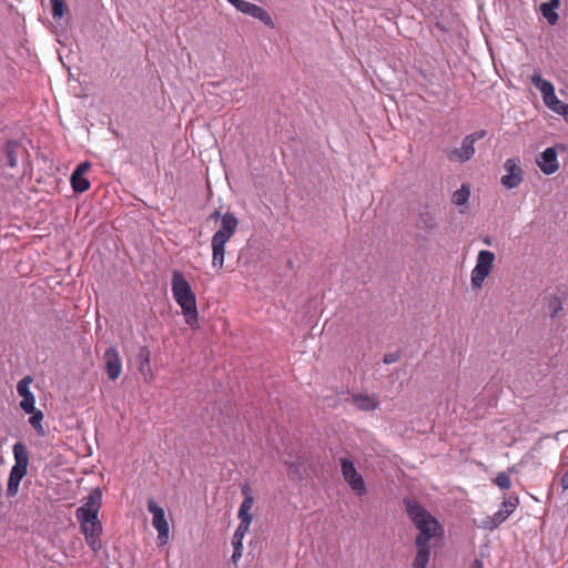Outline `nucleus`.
<instances>
[{
  "instance_id": "1",
  "label": "nucleus",
  "mask_w": 568,
  "mask_h": 568,
  "mask_svg": "<svg viewBox=\"0 0 568 568\" xmlns=\"http://www.w3.org/2000/svg\"><path fill=\"white\" fill-rule=\"evenodd\" d=\"M404 504L408 517L419 531L415 539L416 555L413 560V568H426L430 559L429 541L443 535V527L418 501L405 499Z\"/></svg>"
},
{
  "instance_id": "2",
  "label": "nucleus",
  "mask_w": 568,
  "mask_h": 568,
  "mask_svg": "<svg viewBox=\"0 0 568 568\" xmlns=\"http://www.w3.org/2000/svg\"><path fill=\"white\" fill-rule=\"evenodd\" d=\"M171 290L174 301L181 307L185 323L192 329L199 328L196 295L181 271L174 270L172 272Z\"/></svg>"
},
{
  "instance_id": "3",
  "label": "nucleus",
  "mask_w": 568,
  "mask_h": 568,
  "mask_svg": "<svg viewBox=\"0 0 568 568\" xmlns=\"http://www.w3.org/2000/svg\"><path fill=\"white\" fill-rule=\"evenodd\" d=\"M221 219L220 229L213 234L212 246V266L216 270H222L224 265L225 244L235 234L239 225V220L233 213L226 212L221 216V212L215 210L209 216V220L217 221Z\"/></svg>"
},
{
  "instance_id": "4",
  "label": "nucleus",
  "mask_w": 568,
  "mask_h": 568,
  "mask_svg": "<svg viewBox=\"0 0 568 568\" xmlns=\"http://www.w3.org/2000/svg\"><path fill=\"white\" fill-rule=\"evenodd\" d=\"M13 457L14 465L10 470L7 486V495L10 497L18 494L20 481L28 473L29 454L27 447L22 443L19 442L13 445Z\"/></svg>"
},
{
  "instance_id": "5",
  "label": "nucleus",
  "mask_w": 568,
  "mask_h": 568,
  "mask_svg": "<svg viewBox=\"0 0 568 568\" xmlns=\"http://www.w3.org/2000/svg\"><path fill=\"white\" fill-rule=\"evenodd\" d=\"M531 83L540 91L545 104L554 112L568 116V103L560 101L555 93V87L550 81L544 80L539 73L531 75Z\"/></svg>"
},
{
  "instance_id": "6",
  "label": "nucleus",
  "mask_w": 568,
  "mask_h": 568,
  "mask_svg": "<svg viewBox=\"0 0 568 568\" xmlns=\"http://www.w3.org/2000/svg\"><path fill=\"white\" fill-rule=\"evenodd\" d=\"M531 83L540 91L545 104L554 112L568 116V103L560 101L555 93V87L550 81L544 80L539 73L531 75Z\"/></svg>"
},
{
  "instance_id": "7",
  "label": "nucleus",
  "mask_w": 568,
  "mask_h": 568,
  "mask_svg": "<svg viewBox=\"0 0 568 568\" xmlns=\"http://www.w3.org/2000/svg\"><path fill=\"white\" fill-rule=\"evenodd\" d=\"M531 83L540 91L545 104L554 112L568 116V103L560 101L555 93V87L550 81L544 80L539 73L531 75Z\"/></svg>"
},
{
  "instance_id": "8",
  "label": "nucleus",
  "mask_w": 568,
  "mask_h": 568,
  "mask_svg": "<svg viewBox=\"0 0 568 568\" xmlns=\"http://www.w3.org/2000/svg\"><path fill=\"white\" fill-rule=\"evenodd\" d=\"M495 262V254L491 251L481 250L477 254L476 265L470 273V284L473 288L479 290L486 277L493 271Z\"/></svg>"
},
{
  "instance_id": "9",
  "label": "nucleus",
  "mask_w": 568,
  "mask_h": 568,
  "mask_svg": "<svg viewBox=\"0 0 568 568\" xmlns=\"http://www.w3.org/2000/svg\"><path fill=\"white\" fill-rule=\"evenodd\" d=\"M485 135H486L485 130H480V131H477V132L466 135L462 141L460 148H456V149H453V150H449L446 152V156H447L448 161H450L453 163H465V162L469 161L476 152V150H475L476 141L481 140L483 138H485Z\"/></svg>"
},
{
  "instance_id": "10",
  "label": "nucleus",
  "mask_w": 568,
  "mask_h": 568,
  "mask_svg": "<svg viewBox=\"0 0 568 568\" xmlns=\"http://www.w3.org/2000/svg\"><path fill=\"white\" fill-rule=\"evenodd\" d=\"M148 510L152 515L151 524L158 531V545H166L170 540V525L164 508L159 506L153 499H149Z\"/></svg>"
},
{
  "instance_id": "11",
  "label": "nucleus",
  "mask_w": 568,
  "mask_h": 568,
  "mask_svg": "<svg viewBox=\"0 0 568 568\" xmlns=\"http://www.w3.org/2000/svg\"><path fill=\"white\" fill-rule=\"evenodd\" d=\"M566 150L567 146L565 144L558 143L542 151L540 155L536 159V163L540 171L546 175H551L556 173L560 168L558 161V152H565Z\"/></svg>"
},
{
  "instance_id": "12",
  "label": "nucleus",
  "mask_w": 568,
  "mask_h": 568,
  "mask_svg": "<svg viewBox=\"0 0 568 568\" xmlns=\"http://www.w3.org/2000/svg\"><path fill=\"white\" fill-rule=\"evenodd\" d=\"M341 470L344 480L357 496H364L367 493L364 478L357 473L352 460L341 458Z\"/></svg>"
},
{
  "instance_id": "13",
  "label": "nucleus",
  "mask_w": 568,
  "mask_h": 568,
  "mask_svg": "<svg viewBox=\"0 0 568 568\" xmlns=\"http://www.w3.org/2000/svg\"><path fill=\"white\" fill-rule=\"evenodd\" d=\"M504 169L506 174L500 179L501 184L511 190L520 185L524 181V170L521 168V161L519 158L507 159Z\"/></svg>"
},
{
  "instance_id": "14",
  "label": "nucleus",
  "mask_w": 568,
  "mask_h": 568,
  "mask_svg": "<svg viewBox=\"0 0 568 568\" xmlns=\"http://www.w3.org/2000/svg\"><path fill=\"white\" fill-rule=\"evenodd\" d=\"M226 1L229 3H231L232 6H234L242 13H245L255 19H258L262 22H264L266 26L273 24L271 16L262 7L254 4L252 2H248V1H245V0H226Z\"/></svg>"
},
{
  "instance_id": "15",
  "label": "nucleus",
  "mask_w": 568,
  "mask_h": 568,
  "mask_svg": "<svg viewBox=\"0 0 568 568\" xmlns=\"http://www.w3.org/2000/svg\"><path fill=\"white\" fill-rule=\"evenodd\" d=\"M81 523V529L85 535L87 542L93 550H98L100 548V542L98 540V536L101 531V524L98 520V517H78Z\"/></svg>"
},
{
  "instance_id": "16",
  "label": "nucleus",
  "mask_w": 568,
  "mask_h": 568,
  "mask_svg": "<svg viewBox=\"0 0 568 568\" xmlns=\"http://www.w3.org/2000/svg\"><path fill=\"white\" fill-rule=\"evenodd\" d=\"M102 493L99 488L93 489L87 497L84 504L78 508L77 517H98L101 506Z\"/></svg>"
},
{
  "instance_id": "17",
  "label": "nucleus",
  "mask_w": 568,
  "mask_h": 568,
  "mask_svg": "<svg viewBox=\"0 0 568 568\" xmlns=\"http://www.w3.org/2000/svg\"><path fill=\"white\" fill-rule=\"evenodd\" d=\"M32 383V377L26 376L17 384V392L19 396L22 397L20 402V407L26 413H31L36 408V398L32 392L30 390V385Z\"/></svg>"
},
{
  "instance_id": "18",
  "label": "nucleus",
  "mask_w": 568,
  "mask_h": 568,
  "mask_svg": "<svg viewBox=\"0 0 568 568\" xmlns=\"http://www.w3.org/2000/svg\"><path fill=\"white\" fill-rule=\"evenodd\" d=\"M241 493L244 497L237 513L240 521L245 524H252L253 516L251 510L254 506V498L252 496V488L248 484H244L241 487Z\"/></svg>"
},
{
  "instance_id": "19",
  "label": "nucleus",
  "mask_w": 568,
  "mask_h": 568,
  "mask_svg": "<svg viewBox=\"0 0 568 568\" xmlns=\"http://www.w3.org/2000/svg\"><path fill=\"white\" fill-rule=\"evenodd\" d=\"M91 168L90 162H82L78 165L75 171L71 175V185L75 192H84L89 190L90 182L85 178L87 173Z\"/></svg>"
},
{
  "instance_id": "20",
  "label": "nucleus",
  "mask_w": 568,
  "mask_h": 568,
  "mask_svg": "<svg viewBox=\"0 0 568 568\" xmlns=\"http://www.w3.org/2000/svg\"><path fill=\"white\" fill-rule=\"evenodd\" d=\"M250 526H251V524H245V523L240 521V524L233 535L232 546L234 548V551L232 555V560L234 564H236L240 560V558L242 557L243 539H244L246 532L248 531Z\"/></svg>"
},
{
  "instance_id": "21",
  "label": "nucleus",
  "mask_w": 568,
  "mask_h": 568,
  "mask_svg": "<svg viewBox=\"0 0 568 568\" xmlns=\"http://www.w3.org/2000/svg\"><path fill=\"white\" fill-rule=\"evenodd\" d=\"M104 359L109 378L116 379L121 374V364L118 353L114 349H108L104 354Z\"/></svg>"
},
{
  "instance_id": "22",
  "label": "nucleus",
  "mask_w": 568,
  "mask_h": 568,
  "mask_svg": "<svg viewBox=\"0 0 568 568\" xmlns=\"http://www.w3.org/2000/svg\"><path fill=\"white\" fill-rule=\"evenodd\" d=\"M352 402L355 406L363 412L375 410L379 406V402L376 396L355 394L352 396Z\"/></svg>"
},
{
  "instance_id": "23",
  "label": "nucleus",
  "mask_w": 568,
  "mask_h": 568,
  "mask_svg": "<svg viewBox=\"0 0 568 568\" xmlns=\"http://www.w3.org/2000/svg\"><path fill=\"white\" fill-rule=\"evenodd\" d=\"M518 504V497H513L508 500H504L501 504V509L494 514L497 524L501 525L516 510Z\"/></svg>"
},
{
  "instance_id": "24",
  "label": "nucleus",
  "mask_w": 568,
  "mask_h": 568,
  "mask_svg": "<svg viewBox=\"0 0 568 568\" xmlns=\"http://www.w3.org/2000/svg\"><path fill=\"white\" fill-rule=\"evenodd\" d=\"M560 7V3H541L540 13L547 20L550 26H555L558 22V14L556 10Z\"/></svg>"
},
{
  "instance_id": "25",
  "label": "nucleus",
  "mask_w": 568,
  "mask_h": 568,
  "mask_svg": "<svg viewBox=\"0 0 568 568\" xmlns=\"http://www.w3.org/2000/svg\"><path fill=\"white\" fill-rule=\"evenodd\" d=\"M437 225V220L430 212L420 213L416 222V226L423 231H433Z\"/></svg>"
},
{
  "instance_id": "26",
  "label": "nucleus",
  "mask_w": 568,
  "mask_h": 568,
  "mask_svg": "<svg viewBox=\"0 0 568 568\" xmlns=\"http://www.w3.org/2000/svg\"><path fill=\"white\" fill-rule=\"evenodd\" d=\"M470 196V187L468 184H462V187L457 191H455L452 195V202L457 205L462 206L467 204Z\"/></svg>"
},
{
  "instance_id": "27",
  "label": "nucleus",
  "mask_w": 568,
  "mask_h": 568,
  "mask_svg": "<svg viewBox=\"0 0 568 568\" xmlns=\"http://www.w3.org/2000/svg\"><path fill=\"white\" fill-rule=\"evenodd\" d=\"M30 414H31V416L29 418L30 425L37 430V433L39 435H44V428L42 426V419H43L42 412L34 408V410L31 412Z\"/></svg>"
},
{
  "instance_id": "28",
  "label": "nucleus",
  "mask_w": 568,
  "mask_h": 568,
  "mask_svg": "<svg viewBox=\"0 0 568 568\" xmlns=\"http://www.w3.org/2000/svg\"><path fill=\"white\" fill-rule=\"evenodd\" d=\"M515 470V467H509L508 468V471H501V473H498L496 478H495V484L500 488V489H509L511 487V480H510V477H509V473H513Z\"/></svg>"
},
{
  "instance_id": "29",
  "label": "nucleus",
  "mask_w": 568,
  "mask_h": 568,
  "mask_svg": "<svg viewBox=\"0 0 568 568\" xmlns=\"http://www.w3.org/2000/svg\"><path fill=\"white\" fill-rule=\"evenodd\" d=\"M52 7V14L54 18H61L65 12L64 0H50Z\"/></svg>"
},
{
  "instance_id": "30",
  "label": "nucleus",
  "mask_w": 568,
  "mask_h": 568,
  "mask_svg": "<svg viewBox=\"0 0 568 568\" xmlns=\"http://www.w3.org/2000/svg\"><path fill=\"white\" fill-rule=\"evenodd\" d=\"M500 524H497L495 520V515L486 517L481 524L480 527L487 530H494L496 529Z\"/></svg>"
},
{
  "instance_id": "31",
  "label": "nucleus",
  "mask_w": 568,
  "mask_h": 568,
  "mask_svg": "<svg viewBox=\"0 0 568 568\" xmlns=\"http://www.w3.org/2000/svg\"><path fill=\"white\" fill-rule=\"evenodd\" d=\"M7 162L11 169H14L17 166L18 159L11 149L7 151Z\"/></svg>"
},
{
  "instance_id": "32",
  "label": "nucleus",
  "mask_w": 568,
  "mask_h": 568,
  "mask_svg": "<svg viewBox=\"0 0 568 568\" xmlns=\"http://www.w3.org/2000/svg\"><path fill=\"white\" fill-rule=\"evenodd\" d=\"M560 486L564 490L568 489V469L562 474L560 478Z\"/></svg>"
},
{
  "instance_id": "33",
  "label": "nucleus",
  "mask_w": 568,
  "mask_h": 568,
  "mask_svg": "<svg viewBox=\"0 0 568 568\" xmlns=\"http://www.w3.org/2000/svg\"><path fill=\"white\" fill-rule=\"evenodd\" d=\"M397 361V356L395 354H386L384 357V363L392 364Z\"/></svg>"
},
{
  "instance_id": "34",
  "label": "nucleus",
  "mask_w": 568,
  "mask_h": 568,
  "mask_svg": "<svg viewBox=\"0 0 568 568\" xmlns=\"http://www.w3.org/2000/svg\"><path fill=\"white\" fill-rule=\"evenodd\" d=\"M470 568H484V562H483V560H480V559H475V560L471 562Z\"/></svg>"
},
{
  "instance_id": "35",
  "label": "nucleus",
  "mask_w": 568,
  "mask_h": 568,
  "mask_svg": "<svg viewBox=\"0 0 568 568\" xmlns=\"http://www.w3.org/2000/svg\"><path fill=\"white\" fill-rule=\"evenodd\" d=\"M547 3H560V0H548Z\"/></svg>"
},
{
  "instance_id": "36",
  "label": "nucleus",
  "mask_w": 568,
  "mask_h": 568,
  "mask_svg": "<svg viewBox=\"0 0 568 568\" xmlns=\"http://www.w3.org/2000/svg\"><path fill=\"white\" fill-rule=\"evenodd\" d=\"M558 308H560V306H558V307H556V308L554 310V312L551 313V316H555V315H556V312H557V310H558Z\"/></svg>"
},
{
  "instance_id": "37",
  "label": "nucleus",
  "mask_w": 568,
  "mask_h": 568,
  "mask_svg": "<svg viewBox=\"0 0 568 568\" xmlns=\"http://www.w3.org/2000/svg\"><path fill=\"white\" fill-rule=\"evenodd\" d=\"M484 242H485V244L490 245V240L489 239H485Z\"/></svg>"
}]
</instances>
